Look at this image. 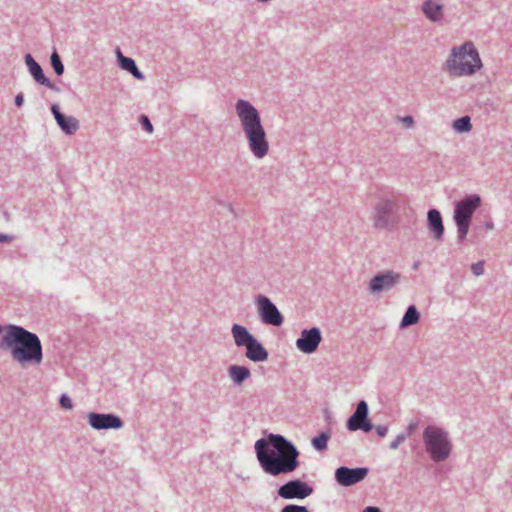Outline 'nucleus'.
<instances>
[{
    "instance_id": "obj_13",
    "label": "nucleus",
    "mask_w": 512,
    "mask_h": 512,
    "mask_svg": "<svg viewBox=\"0 0 512 512\" xmlns=\"http://www.w3.org/2000/svg\"><path fill=\"white\" fill-rule=\"evenodd\" d=\"M312 491L313 488L307 482H286L279 488L278 494L284 499H304Z\"/></svg>"
},
{
    "instance_id": "obj_36",
    "label": "nucleus",
    "mask_w": 512,
    "mask_h": 512,
    "mask_svg": "<svg viewBox=\"0 0 512 512\" xmlns=\"http://www.w3.org/2000/svg\"><path fill=\"white\" fill-rule=\"evenodd\" d=\"M24 103V95L22 93H19L15 96V105L17 107H21Z\"/></svg>"
},
{
    "instance_id": "obj_28",
    "label": "nucleus",
    "mask_w": 512,
    "mask_h": 512,
    "mask_svg": "<svg viewBox=\"0 0 512 512\" xmlns=\"http://www.w3.org/2000/svg\"><path fill=\"white\" fill-rule=\"evenodd\" d=\"M59 404L63 409L66 410H71L73 408L72 399L66 393L60 396Z\"/></svg>"
},
{
    "instance_id": "obj_34",
    "label": "nucleus",
    "mask_w": 512,
    "mask_h": 512,
    "mask_svg": "<svg viewBox=\"0 0 512 512\" xmlns=\"http://www.w3.org/2000/svg\"><path fill=\"white\" fill-rule=\"evenodd\" d=\"M401 121L405 124L406 127H411L414 123V119L410 115L402 117Z\"/></svg>"
},
{
    "instance_id": "obj_29",
    "label": "nucleus",
    "mask_w": 512,
    "mask_h": 512,
    "mask_svg": "<svg viewBox=\"0 0 512 512\" xmlns=\"http://www.w3.org/2000/svg\"><path fill=\"white\" fill-rule=\"evenodd\" d=\"M281 512H309L308 509L305 506H299V505H286L282 508Z\"/></svg>"
},
{
    "instance_id": "obj_40",
    "label": "nucleus",
    "mask_w": 512,
    "mask_h": 512,
    "mask_svg": "<svg viewBox=\"0 0 512 512\" xmlns=\"http://www.w3.org/2000/svg\"><path fill=\"white\" fill-rule=\"evenodd\" d=\"M4 332V327L0 325V335Z\"/></svg>"
},
{
    "instance_id": "obj_30",
    "label": "nucleus",
    "mask_w": 512,
    "mask_h": 512,
    "mask_svg": "<svg viewBox=\"0 0 512 512\" xmlns=\"http://www.w3.org/2000/svg\"><path fill=\"white\" fill-rule=\"evenodd\" d=\"M407 439V434L400 433L396 436V438L390 443L389 447L392 450L397 449L402 442Z\"/></svg>"
},
{
    "instance_id": "obj_33",
    "label": "nucleus",
    "mask_w": 512,
    "mask_h": 512,
    "mask_svg": "<svg viewBox=\"0 0 512 512\" xmlns=\"http://www.w3.org/2000/svg\"><path fill=\"white\" fill-rule=\"evenodd\" d=\"M416 428H417V423L416 422H412V423H410L407 426L406 431L403 432V434H407V438H408L416 430Z\"/></svg>"
},
{
    "instance_id": "obj_6",
    "label": "nucleus",
    "mask_w": 512,
    "mask_h": 512,
    "mask_svg": "<svg viewBox=\"0 0 512 512\" xmlns=\"http://www.w3.org/2000/svg\"><path fill=\"white\" fill-rule=\"evenodd\" d=\"M481 205L478 194H469L458 201L454 208L453 219L457 227V241L463 243L469 232L473 214Z\"/></svg>"
},
{
    "instance_id": "obj_32",
    "label": "nucleus",
    "mask_w": 512,
    "mask_h": 512,
    "mask_svg": "<svg viewBox=\"0 0 512 512\" xmlns=\"http://www.w3.org/2000/svg\"><path fill=\"white\" fill-rule=\"evenodd\" d=\"M375 430L380 437H384L388 433V427L385 425H377L375 426Z\"/></svg>"
},
{
    "instance_id": "obj_19",
    "label": "nucleus",
    "mask_w": 512,
    "mask_h": 512,
    "mask_svg": "<svg viewBox=\"0 0 512 512\" xmlns=\"http://www.w3.org/2000/svg\"><path fill=\"white\" fill-rule=\"evenodd\" d=\"M245 356L253 362H264L268 359L269 353L256 338L246 347Z\"/></svg>"
},
{
    "instance_id": "obj_12",
    "label": "nucleus",
    "mask_w": 512,
    "mask_h": 512,
    "mask_svg": "<svg viewBox=\"0 0 512 512\" xmlns=\"http://www.w3.org/2000/svg\"><path fill=\"white\" fill-rule=\"evenodd\" d=\"M322 341V333L318 327L303 329L296 340V347L305 354L314 353Z\"/></svg>"
},
{
    "instance_id": "obj_26",
    "label": "nucleus",
    "mask_w": 512,
    "mask_h": 512,
    "mask_svg": "<svg viewBox=\"0 0 512 512\" xmlns=\"http://www.w3.org/2000/svg\"><path fill=\"white\" fill-rule=\"evenodd\" d=\"M50 64H51L54 72L56 73V75H58V76L63 75L65 68H64L62 60L56 50H54L50 56Z\"/></svg>"
},
{
    "instance_id": "obj_7",
    "label": "nucleus",
    "mask_w": 512,
    "mask_h": 512,
    "mask_svg": "<svg viewBox=\"0 0 512 512\" xmlns=\"http://www.w3.org/2000/svg\"><path fill=\"white\" fill-rule=\"evenodd\" d=\"M254 303L261 322L265 325L279 327L284 322V317L272 300L262 294L255 296Z\"/></svg>"
},
{
    "instance_id": "obj_24",
    "label": "nucleus",
    "mask_w": 512,
    "mask_h": 512,
    "mask_svg": "<svg viewBox=\"0 0 512 512\" xmlns=\"http://www.w3.org/2000/svg\"><path fill=\"white\" fill-rule=\"evenodd\" d=\"M330 439V432L323 431L319 435L312 438L311 443L315 450L321 452L327 449L328 440Z\"/></svg>"
},
{
    "instance_id": "obj_20",
    "label": "nucleus",
    "mask_w": 512,
    "mask_h": 512,
    "mask_svg": "<svg viewBox=\"0 0 512 512\" xmlns=\"http://www.w3.org/2000/svg\"><path fill=\"white\" fill-rule=\"evenodd\" d=\"M231 334L237 347L246 348L254 339H256V337L250 333L245 326L240 324L232 325Z\"/></svg>"
},
{
    "instance_id": "obj_11",
    "label": "nucleus",
    "mask_w": 512,
    "mask_h": 512,
    "mask_svg": "<svg viewBox=\"0 0 512 512\" xmlns=\"http://www.w3.org/2000/svg\"><path fill=\"white\" fill-rule=\"evenodd\" d=\"M87 420L94 430H118L124 426L123 420L113 413L90 412L87 414Z\"/></svg>"
},
{
    "instance_id": "obj_3",
    "label": "nucleus",
    "mask_w": 512,
    "mask_h": 512,
    "mask_svg": "<svg viewBox=\"0 0 512 512\" xmlns=\"http://www.w3.org/2000/svg\"><path fill=\"white\" fill-rule=\"evenodd\" d=\"M235 112L249 151L256 159H263L269 152V141L260 112L245 99L236 101Z\"/></svg>"
},
{
    "instance_id": "obj_9",
    "label": "nucleus",
    "mask_w": 512,
    "mask_h": 512,
    "mask_svg": "<svg viewBox=\"0 0 512 512\" xmlns=\"http://www.w3.org/2000/svg\"><path fill=\"white\" fill-rule=\"evenodd\" d=\"M369 407L365 400L357 403L354 413L348 418L346 427L349 431L362 430L370 432L374 426L368 419Z\"/></svg>"
},
{
    "instance_id": "obj_1",
    "label": "nucleus",
    "mask_w": 512,
    "mask_h": 512,
    "mask_svg": "<svg viewBox=\"0 0 512 512\" xmlns=\"http://www.w3.org/2000/svg\"><path fill=\"white\" fill-rule=\"evenodd\" d=\"M254 448L263 471L271 476L286 475L299 466L297 447L280 434L258 439Z\"/></svg>"
},
{
    "instance_id": "obj_27",
    "label": "nucleus",
    "mask_w": 512,
    "mask_h": 512,
    "mask_svg": "<svg viewBox=\"0 0 512 512\" xmlns=\"http://www.w3.org/2000/svg\"><path fill=\"white\" fill-rule=\"evenodd\" d=\"M139 123L141 124L142 128L148 132V133H152L153 132V125L149 119L148 116L142 114L140 115L139 117Z\"/></svg>"
},
{
    "instance_id": "obj_25",
    "label": "nucleus",
    "mask_w": 512,
    "mask_h": 512,
    "mask_svg": "<svg viewBox=\"0 0 512 512\" xmlns=\"http://www.w3.org/2000/svg\"><path fill=\"white\" fill-rule=\"evenodd\" d=\"M453 129L459 133L469 132L472 129L469 116H463L453 121Z\"/></svg>"
},
{
    "instance_id": "obj_37",
    "label": "nucleus",
    "mask_w": 512,
    "mask_h": 512,
    "mask_svg": "<svg viewBox=\"0 0 512 512\" xmlns=\"http://www.w3.org/2000/svg\"><path fill=\"white\" fill-rule=\"evenodd\" d=\"M363 512H381V510L377 507L368 506L364 508Z\"/></svg>"
},
{
    "instance_id": "obj_15",
    "label": "nucleus",
    "mask_w": 512,
    "mask_h": 512,
    "mask_svg": "<svg viewBox=\"0 0 512 512\" xmlns=\"http://www.w3.org/2000/svg\"><path fill=\"white\" fill-rule=\"evenodd\" d=\"M51 112L63 133L66 135H72L78 130L79 121L73 116H66L63 114L57 104L51 105Z\"/></svg>"
},
{
    "instance_id": "obj_4",
    "label": "nucleus",
    "mask_w": 512,
    "mask_h": 512,
    "mask_svg": "<svg viewBox=\"0 0 512 512\" xmlns=\"http://www.w3.org/2000/svg\"><path fill=\"white\" fill-rule=\"evenodd\" d=\"M481 68V58L472 42L453 47L445 61V70L454 77L473 75Z\"/></svg>"
},
{
    "instance_id": "obj_35",
    "label": "nucleus",
    "mask_w": 512,
    "mask_h": 512,
    "mask_svg": "<svg viewBox=\"0 0 512 512\" xmlns=\"http://www.w3.org/2000/svg\"><path fill=\"white\" fill-rule=\"evenodd\" d=\"M13 239L12 235L0 233V243H10Z\"/></svg>"
},
{
    "instance_id": "obj_38",
    "label": "nucleus",
    "mask_w": 512,
    "mask_h": 512,
    "mask_svg": "<svg viewBox=\"0 0 512 512\" xmlns=\"http://www.w3.org/2000/svg\"><path fill=\"white\" fill-rule=\"evenodd\" d=\"M419 266H420V262H419V261H416V262H414V263H413V265H412V269H413V270H418Z\"/></svg>"
},
{
    "instance_id": "obj_18",
    "label": "nucleus",
    "mask_w": 512,
    "mask_h": 512,
    "mask_svg": "<svg viewBox=\"0 0 512 512\" xmlns=\"http://www.w3.org/2000/svg\"><path fill=\"white\" fill-rule=\"evenodd\" d=\"M116 55L118 60V65L121 69L129 72L135 79L144 80V74L139 70L136 62L131 57H126L122 54L120 48L116 49Z\"/></svg>"
},
{
    "instance_id": "obj_17",
    "label": "nucleus",
    "mask_w": 512,
    "mask_h": 512,
    "mask_svg": "<svg viewBox=\"0 0 512 512\" xmlns=\"http://www.w3.org/2000/svg\"><path fill=\"white\" fill-rule=\"evenodd\" d=\"M368 472L369 469L367 467L349 468L341 466L336 469L334 480H364Z\"/></svg>"
},
{
    "instance_id": "obj_8",
    "label": "nucleus",
    "mask_w": 512,
    "mask_h": 512,
    "mask_svg": "<svg viewBox=\"0 0 512 512\" xmlns=\"http://www.w3.org/2000/svg\"><path fill=\"white\" fill-rule=\"evenodd\" d=\"M401 281V274L393 270H385L373 276L369 281V291L372 294H379L388 291L398 285Z\"/></svg>"
},
{
    "instance_id": "obj_23",
    "label": "nucleus",
    "mask_w": 512,
    "mask_h": 512,
    "mask_svg": "<svg viewBox=\"0 0 512 512\" xmlns=\"http://www.w3.org/2000/svg\"><path fill=\"white\" fill-rule=\"evenodd\" d=\"M420 319V313L415 305H409L400 322V328L415 325Z\"/></svg>"
},
{
    "instance_id": "obj_31",
    "label": "nucleus",
    "mask_w": 512,
    "mask_h": 512,
    "mask_svg": "<svg viewBox=\"0 0 512 512\" xmlns=\"http://www.w3.org/2000/svg\"><path fill=\"white\" fill-rule=\"evenodd\" d=\"M471 270L475 276H480L484 273V263L483 261H478L471 265Z\"/></svg>"
},
{
    "instance_id": "obj_39",
    "label": "nucleus",
    "mask_w": 512,
    "mask_h": 512,
    "mask_svg": "<svg viewBox=\"0 0 512 512\" xmlns=\"http://www.w3.org/2000/svg\"><path fill=\"white\" fill-rule=\"evenodd\" d=\"M340 483L345 486H349V485L353 484L354 482H340Z\"/></svg>"
},
{
    "instance_id": "obj_10",
    "label": "nucleus",
    "mask_w": 512,
    "mask_h": 512,
    "mask_svg": "<svg viewBox=\"0 0 512 512\" xmlns=\"http://www.w3.org/2000/svg\"><path fill=\"white\" fill-rule=\"evenodd\" d=\"M396 209V203L390 199H381L374 207L373 225L377 229H387L391 224V217Z\"/></svg>"
},
{
    "instance_id": "obj_16",
    "label": "nucleus",
    "mask_w": 512,
    "mask_h": 512,
    "mask_svg": "<svg viewBox=\"0 0 512 512\" xmlns=\"http://www.w3.org/2000/svg\"><path fill=\"white\" fill-rule=\"evenodd\" d=\"M427 227L433 238L441 241L444 236L445 228L440 211L436 208H431L427 212Z\"/></svg>"
},
{
    "instance_id": "obj_22",
    "label": "nucleus",
    "mask_w": 512,
    "mask_h": 512,
    "mask_svg": "<svg viewBox=\"0 0 512 512\" xmlns=\"http://www.w3.org/2000/svg\"><path fill=\"white\" fill-rule=\"evenodd\" d=\"M228 375L233 384L239 386L248 378H250L251 372L250 369L246 366L234 364L228 367Z\"/></svg>"
},
{
    "instance_id": "obj_2",
    "label": "nucleus",
    "mask_w": 512,
    "mask_h": 512,
    "mask_svg": "<svg viewBox=\"0 0 512 512\" xmlns=\"http://www.w3.org/2000/svg\"><path fill=\"white\" fill-rule=\"evenodd\" d=\"M0 350L9 351L21 366L39 365L43 360V347L37 334L22 326L9 324L0 338Z\"/></svg>"
},
{
    "instance_id": "obj_14",
    "label": "nucleus",
    "mask_w": 512,
    "mask_h": 512,
    "mask_svg": "<svg viewBox=\"0 0 512 512\" xmlns=\"http://www.w3.org/2000/svg\"><path fill=\"white\" fill-rule=\"evenodd\" d=\"M25 63L30 75L36 83L45 86L53 91H59V88L53 84L48 77L45 76L40 64L32 57L31 54L25 55Z\"/></svg>"
},
{
    "instance_id": "obj_21",
    "label": "nucleus",
    "mask_w": 512,
    "mask_h": 512,
    "mask_svg": "<svg viewBox=\"0 0 512 512\" xmlns=\"http://www.w3.org/2000/svg\"><path fill=\"white\" fill-rule=\"evenodd\" d=\"M443 8L444 6L436 0H426L422 4V11L424 15L431 22L435 23L440 22L443 19Z\"/></svg>"
},
{
    "instance_id": "obj_5",
    "label": "nucleus",
    "mask_w": 512,
    "mask_h": 512,
    "mask_svg": "<svg viewBox=\"0 0 512 512\" xmlns=\"http://www.w3.org/2000/svg\"><path fill=\"white\" fill-rule=\"evenodd\" d=\"M423 443L433 462H443L451 455L452 442L449 433L442 427L428 425L423 431Z\"/></svg>"
}]
</instances>
